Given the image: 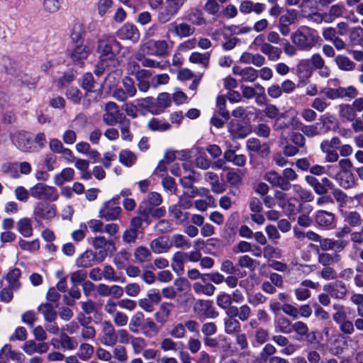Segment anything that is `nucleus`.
Returning <instances> with one entry per match:
<instances>
[{
  "mask_svg": "<svg viewBox=\"0 0 363 363\" xmlns=\"http://www.w3.org/2000/svg\"><path fill=\"white\" fill-rule=\"evenodd\" d=\"M223 330L227 335H235L241 331L240 322L233 317H227L223 320Z\"/></svg>",
  "mask_w": 363,
  "mask_h": 363,
  "instance_id": "nucleus-28",
  "label": "nucleus"
},
{
  "mask_svg": "<svg viewBox=\"0 0 363 363\" xmlns=\"http://www.w3.org/2000/svg\"><path fill=\"white\" fill-rule=\"evenodd\" d=\"M233 72L235 75L241 77V82H253L258 77L257 70L252 67L245 68L234 67Z\"/></svg>",
  "mask_w": 363,
  "mask_h": 363,
  "instance_id": "nucleus-15",
  "label": "nucleus"
},
{
  "mask_svg": "<svg viewBox=\"0 0 363 363\" xmlns=\"http://www.w3.org/2000/svg\"><path fill=\"white\" fill-rule=\"evenodd\" d=\"M147 128L152 131H166L171 128V125L157 118H152L147 123Z\"/></svg>",
  "mask_w": 363,
  "mask_h": 363,
  "instance_id": "nucleus-50",
  "label": "nucleus"
},
{
  "mask_svg": "<svg viewBox=\"0 0 363 363\" xmlns=\"http://www.w3.org/2000/svg\"><path fill=\"white\" fill-rule=\"evenodd\" d=\"M281 206L286 214H296L301 211V204L299 201L294 197L289 198L285 203H279Z\"/></svg>",
  "mask_w": 363,
  "mask_h": 363,
  "instance_id": "nucleus-32",
  "label": "nucleus"
},
{
  "mask_svg": "<svg viewBox=\"0 0 363 363\" xmlns=\"http://www.w3.org/2000/svg\"><path fill=\"white\" fill-rule=\"evenodd\" d=\"M11 359L17 363H23L25 357L22 353L12 350L11 346L6 344L0 350V359Z\"/></svg>",
  "mask_w": 363,
  "mask_h": 363,
  "instance_id": "nucleus-23",
  "label": "nucleus"
},
{
  "mask_svg": "<svg viewBox=\"0 0 363 363\" xmlns=\"http://www.w3.org/2000/svg\"><path fill=\"white\" fill-rule=\"evenodd\" d=\"M18 232L24 237L29 238L33 235L31 220L28 218H23L17 223Z\"/></svg>",
  "mask_w": 363,
  "mask_h": 363,
  "instance_id": "nucleus-36",
  "label": "nucleus"
},
{
  "mask_svg": "<svg viewBox=\"0 0 363 363\" xmlns=\"http://www.w3.org/2000/svg\"><path fill=\"white\" fill-rule=\"evenodd\" d=\"M211 54L207 52L201 53L199 52H194L189 56V61L194 64H200L203 67L207 68L209 64Z\"/></svg>",
  "mask_w": 363,
  "mask_h": 363,
  "instance_id": "nucleus-38",
  "label": "nucleus"
},
{
  "mask_svg": "<svg viewBox=\"0 0 363 363\" xmlns=\"http://www.w3.org/2000/svg\"><path fill=\"white\" fill-rule=\"evenodd\" d=\"M338 115L342 122H352L357 118V113L349 104H342L338 107Z\"/></svg>",
  "mask_w": 363,
  "mask_h": 363,
  "instance_id": "nucleus-25",
  "label": "nucleus"
},
{
  "mask_svg": "<svg viewBox=\"0 0 363 363\" xmlns=\"http://www.w3.org/2000/svg\"><path fill=\"white\" fill-rule=\"evenodd\" d=\"M13 76L15 82L19 86H30L35 84L36 81L35 79H32L27 74H25L21 71L14 72L11 73Z\"/></svg>",
  "mask_w": 363,
  "mask_h": 363,
  "instance_id": "nucleus-43",
  "label": "nucleus"
},
{
  "mask_svg": "<svg viewBox=\"0 0 363 363\" xmlns=\"http://www.w3.org/2000/svg\"><path fill=\"white\" fill-rule=\"evenodd\" d=\"M229 132L234 139L244 138L251 133V128L249 125H242L237 122H231Z\"/></svg>",
  "mask_w": 363,
  "mask_h": 363,
  "instance_id": "nucleus-22",
  "label": "nucleus"
},
{
  "mask_svg": "<svg viewBox=\"0 0 363 363\" xmlns=\"http://www.w3.org/2000/svg\"><path fill=\"white\" fill-rule=\"evenodd\" d=\"M130 255L125 250H122L116 254L113 258V263L116 267L119 269H122L125 267V262L130 259Z\"/></svg>",
  "mask_w": 363,
  "mask_h": 363,
  "instance_id": "nucleus-56",
  "label": "nucleus"
},
{
  "mask_svg": "<svg viewBox=\"0 0 363 363\" xmlns=\"http://www.w3.org/2000/svg\"><path fill=\"white\" fill-rule=\"evenodd\" d=\"M174 307V304L170 302L160 303L157 311L154 314L156 323L162 325H165L169 320Z\"/></svg>",
  "mask_w": 363,
  "mask_h": 363,
  "instance_id": "nucleus-12",
  "label": "nucleus"
},
{
  "mask_svg": "<svg viewBox=\"0 0 363 363\" xmlns=\"http://www.w3.org/2000/svg\"><path fill=\"white\" fill-rule=\"evenodd\" d=\"M89 53V50L84 45H77L72 52L71 57L74 61H79L86 59Z\"/></svg>",
  "mask_w": 363,
  "mask_h": 363,
  "instance_id": "nucleus-53",
  "label": "nucleus"
},
{
  "mask_svg": "<svg viewBox=\"0 0 363 363\" xmlns=\"http://www.w3.org/2000/svg\"><path fill=\"white\" fill-rule=\"evenodd\" d=\"M292 325L291 321L284 316L279 317L275 322V326L278 331L285 334L293 331Z\"/></svg>",
  "mask_w": 363,
  "mask_h": 363,
  "instance_id": "nucleus-51",
  "label": "nucleus"
},
{
  "mask_svg": "<svg viewBox=\"0 0 363 363\" xmlns=\"http://www.w3.org/2000/svg\"><path fill=\"white\" fill-rule=\"evenodd\" d=\"M13 144L24 152H34L38 150L33 145L32 137L26 132H17L11 136Z\"/></svg>",
  "mask_w": 363,
  "mask_h": 363,
  "instance_id": "nucleus-9",
  "label": "nucleus"
},
{
  "mask_svg": "<svg viewBox=\"0 0 363 363\" xmlns=\"http://www.w3.org/2000/svg\"><path fill=\"white\" fill-rule=\"evenodd\" d=\"M319 125H321L320 129L323 132H327L337 128V121L334 116L324 115L321 117Z\"/></svg>",
  "mask_w": 363,
  "mask_h": 363,
  "instance_id": "nucleus-47",
  "label": "nucleus"
},
{
  "mask_svg": "<svg viewBox=\"0 0 363 363\" xmlns=\"http://www.w3.org/2000/svg\"><path fill=\"white\" fill-rule=\"evenodd\" d=\"M87 240L95 250H99L97 253V262L99 263L104 261L108 252H113L116 251L115 242L112 238H106L103 235H98L89 238Z\"/></svg>",
  "mask_w": 363,
  "mask_h": 363,
  "instance_id": "nucleus-1",
  "label": "nucleus"
},
{
  "mask_svg": "<svg viewBox=\"0 0 363 363\" xmlns=\"http://www.w3.org/2000/svg\"><path fill=\"white\" fill-rule=\"evenodd\" d=\"M193 290L194 292L199 295H205L207 296H211L214 294L216 287L211 283L202 284L196 281L193 284Z\"/></svg>",
  "mask_w": 363,
  "mask_h": 363,
  "instance_id": "nucleus-33",
  "label": "nucleus"
},
{
  "mask_svg": "<svg viewBox=\"0 0 363 363\" xmlns=\"http://www.w3.org/2000/svg\"><path fill=\"white\" fill-rule=\"evenodd\" d=\"M286 113H281L277 118H275L274 122L273 123V128L274 130H281L283 129L289 128L291 123L296 121L295 118H292L291 122L286 121Z\"/></svg>",
  "mask_w": 363,
  "mask_h": 363,
  "instance_id": "nucleus-55",
  "label": "nucleus"
},
{
  "mask_svg": "<svg viewBox=\"0 0 363 363\" xmlns=\"http://www.w3.org/2000/svg\"><path fill=\"white\" fill-rule=\"evenodd\" d=\"M260 51L262 54L268 57L270 61H277L281 58V50L279 48L274 47L269 43L261 45Z\"/></svg>",
  "mask_w": 363,
  "mask_h": 363,
  "instance_id": "nucleus-27",
  "label": "nucleus"
},
{
  "mask_svg": "<svg viewBox=\"0 0 363 363\" xmlns=\"http://www.w3.org/2000/svg\"><path fill=\"white\" fill-rule=\"evenodd\" d=\"M38 311L43 315L44 319L48 322L54 321L57 318V312L50 303H43L38 307Z\"/></svg>",
  "mask_w": 363,
  "mask_h": 363,
  "instance_id": "nucleus-39",
  "label": "nucleus"
},
{
  "mask_svg": "<svg viewBox=\"0 0 363 363\" xmlns=\"http://www.w3.org/2000/svg\"><path fill=\"white\" fill-rule=\"evenodd\" d=\"M65 96L68 100L71 101L74 104H79L82 98V94L79 89L72 86L67 90Z\"/></svg>",
  "mask_w": 363,
  "mask_h": 363,
  "instance_id": "nucleus-64",
  "label": "nucleus"
},
{
  "mask_svg": "<svg viewBox=\"0 0 363 363\" xmlns=\"http://www.w3.org/2000/svg\"><path fill=\"white\" fill-rule=\"evenodd\" d=\"M136 159L135 155L128 150L121 151L118 155L120 162L126 167H131L135 162Z\"/></svg>",
  "mask_w": 363,
  "mask_h": 363,
  "instance_id": "nucleus-52",
  "label": "nucleus"
},
{
  "mask_svg": "<svg viewBox=\"0 0 363 363\" xmlns=\"http://www.w3.org/2000/svg\"><path fill=\"white\" fill-rule=\"evenodd\" d=\"M316 37L315 30L303 27L292 35L291 40L300 49L309 50L315 45Z\"/></svg>",
  "mask_w": 363,
  "mask_h": 363,
  "instance_id": "nucleus-2",
  "label": "nucleus"
},
{
  "mask_svg": "<svg viewBox=\"0 0 363 363\" xmlns=\"http://www.w3.org/2000/svg\"><path fill=\"white\" fill-rule=\"evenodd\" d=\"M98 255L91 250H86L76 259V265L78 267L88 268L91 267L94 262H97Z\"/></svg>",
  "mask_w": 363,
  "mask_h": 363,
  "instance_id": "nucleus-18",
  "label": "nucleus"
},
{
  "mask_svg": "<svg viewBox=\"0 0 363 363\" xmlns=\"http://www.w3.org/2000/svg\"><path fill=\"white\" fill-rule=\"evenodd\" d=\"M264 179L272 186L279 187L283 191H288L291 187V184L287 182L286 179H284L282 176L275 171H270L266 173Z\"/></svg>",
  "mask_w": 363,
  "mask_h": 363,
  "instance_id": "nucleus-14",
  "label": "nucleus"
},
{
  "mask_svg": "<svg viewBox=\"0 0 363 363\" xmlns=\"http://www.w3.org/2000/svg\"><path fill=\"white\" fill-rule=\"evenodd\" d=\"M349 40L353 45H361L363 41V28L360 26L350 30Z\"/></svg>",
  "mask_w": 363,
  "mask_h": 363,
  "instance_id": "nucleus-45",
  "label": "nucleus"
},
{
  "mask_svg": "<svg viewBox=\"0 0 363 363\" xmlns=\"http://www.w3.org/2000/svg\"><path fill=\"white\" fill-rule=\"evenodd\" d=\"M119 196L104 202L99 211V216L106 221H113L120 219L122 208L118 206Z\"/></svg>",
  "mask_w": 363,
  "mask_h": 363,
  "instance_id": "nucleus-5",
  "label": "nucleus"
},
{
  "mask_svg": "<svg viewBox=\"0 0 363 363\" xmlns=\"http://www.w3.org/2000/svg\"><path fill=\"white\" fill-rule=\"evenodd\" d=\"M150 247L155 254H163L169 251L171 244L169 243V240L167 237L160 236L150 242Z\"/></svg>",
  "mask_w": 363,
  "mask_h": 363,
  "instance_id": "nucleus-17",
  "label": "nucleus"
},
{
  "mask_svg": "<svg viewBox=\"0 0 363 363\" xmlns=\"http://www.w3.org/2000/svg\"><path fill=\"white\" fill-rule=\"evenodd\" d=\"M298 17V11L295 9H288L286 13L281 16L279 22L291 25L296 22Z\"/></svg>",
  "mask_w": 363,
  "mask_h": 363,
  "instance_id": "nucleus-63",
  "label": "nucleus"
},
{
  "mask_svg": "<svg viewBox=\"0 0 363 363\" xmlns=\"http://www.w3.org/2000/svg\"><path fill=\"white\" fill-rule=\"evenodd\" d=\"M94 352V348L88 343H82L79 346L77 356L82 361H88Z\"/></svg>",
  "mask_w": 363,
  "mask_h": 363,
  "instance_id": "nucleus-48",
  "label": "nucleus"
},
{
  "mask_svg": "<svg viewBox=\"0 0 363 363\" xmlns=\"http://www.w3.org/2000/svg\"><path fill=\"white\" fill-rule=\"evenodd\" d=\"M61 7V0H43V9L46 13L52 14L57 13Z\"/></svg>",
  "mask_w": 363,
  "mask_h": 363,
  "instance_id": "nucleus-58",
  "label": "nucleus"
},
{
  "mask_svg": "<svg viewBox=\"0 0 363 363\" xmlns=\"http://www.w3.org/2000/svg\"><path fill=\"white\" fill-rule=\"evenodd\" d=\"M56 207L43 201H38L33 208V216L35 220H51L56 216Z\"/></svg>",
  "mask_w": 363,
  "mask_h": 363,
  "instance_id": "nucleus-8",
  "label": "nucleus"
},
{
  "mask_svg": "<svg viewBox=\"0 0 363 363\" xmlns=\"http://www.w3.org/2000/svg\"><path fill=\"white\" fill-rule=\"evenodd\" d=\"M157 323L156 321L155 322L150 318H146L141 328L143 335L150 337L156 335L159 332Z\"/></svg>",
  "mask_w": 363,
  "mask_h": 363,
  "instance_id": "nucleus-40",
  "label": "nucleus"
},
{
  "mask_svg": "<svg viewBox=\"0 0 363 363\" xmlns=\"http://www.w3.org/2000/svg\"><path fill=\"white\" fill-rule=\"evenodd\" d=\"M196 305L199 306L202 308V310H203L201 315L211 318H216L218 315V313L213 308L212 301H211L199 300Z\"/></svg>",
  "mask_w": 363,
  "mask_h": 363,
  "instance_id": "nucleus-42",
  "label": "nucleus"
},
{
  "mask_svg": "<svg viewBox=\"0 0 363 363\" xmlns=\"http://www.w3.org/2000/svg\"><path fill=\"white\" fill-rule=\"evenodd\" d=\"M187 0H164V6L162 8L157 16L159 23L165 24L177 15Z\"/></svg>",
  "mask_w": 363,
  "mask_h": 363,
  "instance_id": "nucleus-3",
  "label": "nucleus"
},
{
  "mask_svg": "<svg viewBox=\"0 0 363 363\" xmlns=\"http://www.w3.org/2000/svg\"><path fill=\"white\" fill-rule=\"evenodd\" d=\"M186 20L191 23L194 27L206 25V20L203 16L202 10L198 7L190 9L186 15Z\"/></svg>",
  "mask_w": 363,
  "mask_h": 363,
  "instance_id": "nucleus-16",
  "label": "nucleus"
},
{
  "mask_svg": "<svg viewBox=\"0 0 363 363\" xmlns=\"http://www.w3.org/2000/svg\"><path fill=\"white\" fill-rule=\"evenodd\" d=\"M247 149L249 151L255 152L260 156L264 157L269 154V147L267 143H261L260 141L255 138H249L247 140Z\"/></svg>",
  "mask_w": 363,
  "mask_h": 363,
  "instance_id": "nucleus-19",
  "label": "nucleus"
},
{
  "mask_svg": "<svg viewBox=\"0 0 363 363\" xmlns=\"http://www.w3.org/2000/svg\"><path fill=\"white\" fill-rule=\"evenodd\" d=\"M155 103V108L151 109L150 113L153 115H159L163 113L165 108L170 106L172 103L170 94L166 92L160 93Z\"/></svg>",
  "mask_w": 363,
  "mask_h": 363,
  "instance_id": "nucleus-20",
  "label": "nucleus"
},
{
  "mask_svg": "<svg viewBox=\"0 0 363 363\" xmlns=\"http://www.w3.org/2000/svg\"><path fill=\"white\" fill-rule=\"evenodd\" d=\"M196 32V28L186 22H172L168 25V33L179 38H189Z\"/></svg>",
  "mask_w": 363,
  "mask_h": 363,
  "instance_id": "nucleus-10",
  "label": "nucleus"
},
{
  "mask_svg": "<svg viewBox=\"0 0 363 363\" xmlns=\"http://www.w3.org/2000/svg\"><path fill=\"white\" fill-rule=\"evenodd\" d=\"M116 48H120V43L113 36L103 35L98 40L97 52L102 61L113 59Z\"/></svg>",
  "mask_w": 363,
  "mask_h": 363,
  "instance_id": "nucleus-4",
  "label": "nucleus"
},
{
  "mask_svg": "<svg viewBox=\"0 0 363 363\" xmlns=\"http://www.w3.org/2000/svg\"><path fill=\"white\" fill-rule=\"evenodd\" d=\"M335 62L338 67L343 70L351 71L355 67V64L345 56L337 55Z\"/></svg>",
  "mask_w": 363,
  "mask_h": 363,
  "instance_id": "nucleus-60",
  "label": "nucleus"
},
{
  "mask_svg": "<svg viewBox=\"0 0 363 363\" xmlns=\"http://www.w3.org/2000/svg\"><path fill=\"white\" fill-rule=\"evenodd\" d=\"M102 337L101 343L108 347H113L117 343V335L114 326L109 320H104L101 323Z\"/></svg>",
  "mask_w": 363,
  "mask_h": 363,
  "instance_id": "nucleus-11",
  "label": "nucleus"
},
{
  "mask_svg": "<svg viewBox=\"0 0 363 363\" xmlns=\"http://www.w3.org/2000/svg\"><path fill=\"white\" fill-rule=\"evenodd\" d=\"M335 226V215L332 212L319 209V227L333 229Z\"/></svg>",
  "mask_w": 363,
  "mask_h": 363,
  "instance_id": "nucleus-26",
  "label": "nucleus"
},
{
  "mask_svg": "<svg viewBox=\"0 0 363 363\" xmlns=\"http://www.w3.org/2000/svg\"><path fill=\"white\" fill-rule=\"evenodd\" d=\"M103 279L108 281L125 282V277L123 276H118L114 268L109 264H104L103 266Z\"/></svg>",
  "mask_w": 363,
  "mask_h": 363,
  "instance_id": "nucleus-31",
  "label": "nucleus"
},
{
  "mask_svg": "<svg viewBox=\"0 0 363 363\" xmlns=\"http://www.w3.org/2000/svg\"><path fill=\"white\" fill-rule=\"evenodd\" d=\"M140 211L143 216L147 215L149 218L150 216L155 218H160L164 216L165 214V210L164 208H150L145 206L144 204H140Z\"/></svg>",
  "mask_w": 363,
  "mask_h": 363,
  "instance_id": "nucleus-44",
  "label": "nucleus"
},
{
  "mask_svg": "<svg viewBox=\"0 0 363 363\" xmlns=\"http://www.w3.org/2000/svg\"><path fill=\"white\" fill-rule=\"evenodd\" d=\"M30 196L37 200L55 201L59 198L57 190L45 183H38L30 189Z\"/></svg>",
  "mask_w": 363,
  "mask_h": 363,
  "instance_id": "nucleus-6",
  "label": "nucleus"
},
{
  "mask_svg": "<svg viewBox=\"0 0 363 363\" xmlns=\"http://www.w3.org/2000/svg\"><path fill=\"white\" fill-rule=\"evenodd\" d=\"M169 243L177 248H189L191 246L190 242L182 234L172 235Z\"/></svg>",
  "mask_w": 363,
  "mask_h": 363,
  "instance_id": "nucleus-54",
  "label": "nucleus"
},
{
  "mask_svg": "<svg viewBox=\"0 0 363 363\" xmlns=\"http://www.w3.org/2000/svg\"><path fill=\"white\" fill-rule=\"evenodd\" d=\"M21 274L20 269L15 268L11 270L6 276V280L9 282V286L14 291L18 290L21 286V284L19 281Z\"/></svg>",
  "mask_w": 363,
  "mask_h": 363,
  "instance_id": "nucleus-37",
  "label": "nucleus"
},
{
  "mask_svg": "<svg viewBox=\"0 0 363 363\" xmlns=\"http://www.w3.org/2000/svg\"><path fill=\"white\" fill-rule=\"evenodd\" d=\"M130 121L125 116H123V119L120 123V131L121 138L123 140L131 142L133 139V135L130 130Z\"/></svg>",
  "mask_w": 363,
  "mask_h": 363,
  "instance_id": "nucleus-41",
  "label": "nucleus"
},
{
  "mask_svg": "<svg viewBox=\"0 0 363 363\" xmlns=\"http://www.w3.org/2000/svg\"><path fill=\"white\" fill-rule=\"evenodd\" d=\"M134 257L138 263H144L151 259V252L143 246H140L135 250Z\"/></svg>",
  "mask_w": 363,
  "mask_h": 363,
  "instance_id": "nucleus-46",
  "label": "nucleus"
},
{
  "mask_svg": "<svg viewBox=\"0 0 363 363\" xmlns=\"http://www.w3.org/2000/svg\"><path fill=\"white\" fill-rule=\"evenodd\" d=\"M104 113L102 115V121L104 124L108 126H113L118 123H121L123 115L118 104L113 101H109L104 105Z\"/></svg>",
  "mask_w": 363,
  "mask_h": 363,
  "instance_id": "nucleus-7",
  "label": "nucleus"
},
{
  "mask_svg": "<svg viewBox=\"0 0 363 363\" xmlns=\"http://www.w3.org/2000/svg\"><path fill=\"white\" fill-rule=\"evenodd\" d=\"M59 342L61 348L65 350H74L78 345V342L74 337H69L65 333L60 335Z\"/></svg>",
  "mask_w": 363,
  "mask_h": 363,
  "instance_id": "nucleus-35",
  "label": "nucleus"
},
{
  "mask_svg": "<svg viewBox=\"0 0 363 363\" xmlns=\"http://www.w3.org/2000/svg\"><path fill=\"white\" fill-rule=\"evenodd\" d=\"M145 321V315L141 311L135 313L130 318L128 328L133 333H138Z\"/></svg>",
  "mask_w": 363,
  "mask_h": 363,
  "instance_id": "nucleus-29",
  "label": "nucleus"
},
{
  "mask_svg": "<svg viewBox=\"0 0 363 363\" xmlns=\"http://www.w3.org/2000/svg\"><path fill=\"white\" fill-rule=\"evenodd\" d=\"M337 99L347 97L354 99L358 95L357 89L353 86L335 89Z\"/></svg>",
  "mask_w": 363,
  "mask_h": 363,
  "instance_id": "nucleus-49",
  "label": "nucleus"
},
{
  "mask_svg": "<svg viewBox=\"0 0 363 363\" xmlns=\"http://www.w3.org/2000/svg\"><path fill=\"white\" fill-rule=\"evenodd\" d=\"M162 201V199L161 195L157 192L152 191L148 194L147 199L141 202L140 204H144L147 207L152 208L160 205Z\"/></svg>",
  "mask_w": 363,
  "mask_h": 363,
  "instance_id": "nucleus-61",
  "label": "nucleus"
},
{
  "mask_svg": "<svg viewBox=\"0 0 363 363\" xmlns=\"http://www.w3.org/2000/svg\"><path fill=\"white\" fill-rule=\"evenodd\" d=\"M240 62L245 64H252L256 67H262L265 64V57L259 54H252L251 52H245L240 57Z\"/></svg>",
  "mask_w": 363,
  "mask_h": 363,
  "instance_id": "nucleus-24",
  "label": "nucleus"
},
{
  "mask_svg": "<svg viewBox=\"0 0 363 363\" xmlns=\"http://www.w3.org/2000/svg\"><path fill=\"white\" fill-rule=\"evenodd\" d=\"M143 222H145L147 224H150V218H148L147 215L143 216L140 213L139 206L138 208V216H134L130 220L131 228L139 231V229L142 227Z\"/></svg>",
  "mask_w": 363,
  "mask_h": 363,
  "instance_id": "nucleus-57",
  "label": "nucleus"
},
{
  "mask_svg": "<svg viewBox=\"0 0 363 363\" xmlns=\"http://www.w3.org/2000/svg\"><path fill=\"white\" fill-rule=\"evenodd\" d=\"M344 221L352 227H358L362 225V219L360 214L354 211H342Z\"/></svg>",
  "mask_w": 363,
  "mask_h": 363,
  "instance_id": "nucleus-34",
  "label": "nucleus"
},
{
  "mask_svg": "<svg viewBox=\"0 0 363 363\" xmlns=\"http://www.w3.org/2000/svg\"><path fill=\"white\" fill-rule=\"evenodd\" d=\"M150 48L154 49V51L149 52V55L157 57H166L169 55V44L165 40H157L150 42Z\"/></svg>",
  "mask_w": 363,
  "mask_h": 363,
  "instance_id": "nucleus-21",
  "label": "nucleus"
},
{
  "mask_svg": "<svg viewBox=\"0 0 363 363\" xmlns=\"http://www.w3.org/2000/svg\"><path fill=\"white\" fill-rule=\"evenodd\" d=\"M313 286L314 284L312 281L308 280L304 281L302 283V286L295 290L296 298L298 300H305L308 298L310 296V291L306 288V286L313 287Z\"/></svg>",
  "mask_w": 363,
  "mask_h": 363,
  "instance_id": "nucleus-59",
  "label": "nucleus"
},
{
  "mask_svg": "<svg viewBox=\"0 0 363 363\" xmlns=\"http://www.w3.org/2000/svg\"><path fill=\"white\" fill-rule=\"evenodd\" d=\"M117 36L122 40H130L136 42L139 40L140 33L135 26L130 23L124 24L116 33Z\"/></svg>",
  "mask_w": 363,
  "mask_h": 363,
  "instance_id": "nucleus-13",
  "label": "nucleus"
},
{
  "mask_svg": "<svg viewBox=\"0 0 363 363\" xmlns=\"http://www.w3.org/2000/svg\"><path fill=\"white\" fill-rule=\"evenodd\" d=\"M123 90H125L129 98L134 97L137 93L134 81L129 77H125L122 81Z\"/></svg>",
  "mask_w": 363,
  "mask_h": 363,
  "instance_id": "nucleus-62",
  "label": "nucleus"
},
{
  "mask_svg": "<svg viewBox=\"0 0 363 363\" xmlns=\"http://www.w3.org/2000/svg\"><path fill=\"white\" fill-rule=\"evenodd\" d=\"M74 171L70 167L63 169L61 172L54 177V183L58 186H62L65 182H71L74 179Z\"/></svg>",
  "mask_w": 363,
  "mask_h": 363,
  "instance_id": "nucleus-30",
  "label": "nucleus"
}]
</instances>
